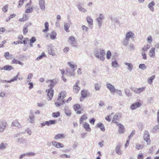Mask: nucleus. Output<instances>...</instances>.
Masks as SVG:
<instances>
[{"instance_id": "423d86ee", "label": "nucleus", "mask_w": 159, "mask_h": 159, "mask_svg": "<svg viewBox=\"0 0 159 159\" xmlns=\"http://www.w3.org/2000/svg\"><path fill=\"white\" fill-rule=\"evenodd\" d=\"M80 81L79 80L77 81L73 87V92L76 93H78L80 89V87L78 86V85L79 84Z\"/></svg>"}, {"instance_id": "c03bdc74", "label": "nucleus", "mask_w": 159, "mask_h": 159, "mask_svg": "<svg viewBox=\"0 0 159 159\" xmlns=\"http://www.w3.org/2000/svg\"><path fill=\"white\" fill-rule=\"evenodd\" d=\"M139 69H141L142 70H145L147 68L146 65L144 64H140L139 65Z\"/></svg>"}, {"instance_id": "b1692460", "label": "nucleus", "mask_w": 159, "mask_h": 159, "mask_svg": "<svg viewBox=\"0 0 159 159\" xmlns=\"http://www.w3.org/2000/svg\"><path fill=\"white\" fill-rule=\"evenodd\" d=\"M3 69L5 70L10 71L13 70L14 68L10 65H7L4 66L3 68Z\"/></svg>"}, {"instance_id": "ddd939ff", "label": "nucleus", "mask_w": 159, "mask_h": 159, "mask_svg": "<svg viewBox=\"0 0 159 159\" xmlns=\"http://www.w3.org/2000/svg\"><path fill=\"white\" fill-rule=\"evenodd\" d=\"M64 112L66 115L68 116H70L71 115L70 110L67 106H65L64 108Z\"/></svg>"}, {"instance_id": "7c9ffc66", "label": "nucleus", "mask_w": 159, "mask_h": 159, "mask_svg": "<svg viewBox=\"0 0 159 159\" xmlns=\"http://www.w3.org/2000/svg\"><path fill=\"white\" fill-rule=\"evenodd\" d=\"M97 126V127L99 128L102 131H104L105 130L104 126L102 123H99Z\"/></svg>"}, {"instance_id": "4c0bfd02", "label": "nucleus", "mask_w": 159, "mask_h": 159, "mask_svg": "<svg viewBox=\"0 0 159 159\" xmlns=\"http://www.w3.org/2000/svg\"><path fill=\"white\" fill-rule=\"evenodd\" d=\"M87 119V117L85 115H83L80 118V122L81 124L84 120H85Z\"/></svg>"}, {"instance_id": "f257e3e1", "label": "nucleus", "mask_w": 159, "mask_h": 159, "mask_svg": "<svg viewBox=\"0 0 159 159\" xmlns=\"http://www.w3.org/2000/svg\"><path fill=\"white\" fill-rule=\"evenodd\" d=\"M134 34L130 31L127 32L125 35V38L122 42L123 45L125 46H127L129 43V39H134Z\"/></svg>"}, {"instance_id": "6e6d98bb", "label": "nucleus", "mask_w": 159, "mask_h": 159, "mask_svg": "<svg viewBox=\"0 0 159 159\" xmlns=\"http://www.w3.org/2000/svg\"><path fill=\"white\" fill-rule=\"evenodd\" d=\"M125 93L126 95L128 97H129L130 95V91L129 90L126 89L125 90Z\"/></svg>"}, {"instance_id": "c85d7f7f", "label": "nucleus", "mask_w": 159, "mask_h": 159, "mask_svg": "<svg viewBox=\"0 0 159 159\" xmlns=\"http://www.w3.org/2000/svg\"><path fill=\"white\" fill-rule=\"evenodd\" d=\"M68 65L69 66L73 71H75V69L77 67L76 65H73L70 62L68 63Z\"/></svg>"}, {"instance_id": "e2e57ef3", "label": "nucleus", "mask_w": 159, "mask_h": 159, "mask_svg": "<svg viewBox=\"0 0 159 159\" xmlns=\"http://www.w3.org/2000/svg\"><path fill=\"white\" fill-rule=\"evenodd\" d=\"M24 2L23 0H20L19 4L18 5V7H20L22 6Z\"/></svg>"}, {"instance_id": "ea45409f", "label": "nucleus", "mask_w": 159, "mask_h": 159, "mask_svg": "<svg viewBox=\"0 0 159 159\" xmlns=\"http://www.w3.org/2000/svg\"><path fill=\"white\" fill-rule=\"evenodd\" d=\"M155 78V76L153 75L148 79V82L149 84H151L153 80Z\"/></svg>"}, {"instance_id": "7ed1b4c3", "label": "nucleus", "mask_w": 159, "mask_h": 159, "mask_svg": "<svg viewBox=\"0 0 159 159\" xmlns=\"http://www.w3.org/2000/svg\"><path fill=\"white\" fill-rule=\"evenodd\" d=\"M94 54L95 57L98 58H100L101 60L103 61L104 60V56L105 55L104 50L101 49H95L94 51Z\"/></svg>"}, {"instance_id": "bb28decb", "label": "nucleus", "mask_w": 159, "mask_h": 159, "mask_svg": "<svg viewBox=\"0 0 159 159\" xmlns=\"http://www.w3.org/2000/svg\"><path fill=\"white\" fill-rule=\"evenodd\" d=\"M119 127L118 133L119 134H123L125 132V129L123 125H120Z\"/></svg>"}, {"instance_id": "f03ea898", "label": "nucleus", "mask_w": 159, "mask_h": 159, "mask_svg": "<svg viewBox=\"0 0 159 159\" xmlns=\"http://www.w3.org/2000/svg\"><path fill=\"white\" fill-rule=\"evenodd\" d=\"M66 97V96L64 92H60L57 99V101L55 102L56 107H59L65 103L66 101L64 100H63Z\"/></svg>"}, {"instance_id": "8fccbe9b", "label": "nucleus", "mask_w": 159, "mask_h": 159, "mask_svg": "<svg viewBox=\"0 0 159 159\" xmlns=\"http://www.w3.org/2000/svg\"><path fill=\"white\" fill-rule=\"evenodd\" d=\"M45 56V54L44 53H42L41 55L39 56L36 59V60H39L40 59H41L43 57Z\"/></svg>"}, {"instance_id": "e433bc0d", "label": "nucleus", "mask_w": 159, "mask_h": 159, "mask_svg": "<svg viewBox=\"0 0 159 159\" xmlns=\"http://www.w3.org/2000/svg\"><path fill=\"white\" fill-rule=\"evenodd\" d=\"M17 142L20 143H23L25 141V139L23 138H18L16 139Z\"/></svg>"}, {"instance_id": "bf43d9fd", "label": "nucleus", "mask_w": 159, "mask_h": 159, "mask_svg": "<svg viewBox=\"0 0 159 159\" xmlns=\"http://www.w3.org/2000/svg\"><path fill=\"white\" fill-rule=\"evenodd\" d=\"M100 85L99 84L97 83L95 84V88L96 90H98L100 89Z\"/></svg>"}, {"instance_id": "39448f33", "label": "nucleus", "mask_w": 159, "mask_h": 159, "mask_svg": "<svg viewBox=\"0 0 159 159\" xmlns=\"http://www.w3.org/2000/svg\"><path fill=\"white\" fill-rule=\"evenodd\" d=\"M57 79H54L52 80H48L46 81V82L50 84L48 85V87H50V88L52 89L57 84Z\"/></svg>"}, {"instance_id": "680f3d73", "label": "nucleus", "mask_w": 159, "mask_h": 159, "mask_svg": "<svg viewBox=\"0 0 159 159\" xmlns=\"http://www.w3.org/2000/svg\"><path fill=\"white\" fill-rule=\"evenodd\" d=\"M10 53L9 52H6L4 54L5 57L7 59H9V56Z\"/></svg>"}, {"instance_id": "4d7b16f0", "label": "nucleus", "mask_w": 159, "mask_h": 159, "mask_svg": "<svg viewBox=\"0 0 159 159\" xmlns=\"http://www.w3.org/2000/svg\"><path fill=\"white\" fill-rule=\"evenodd\" d=\"M80 105L79 104H75L74 105V108L75 111H77L80 108Z\"/></svg>"}, {"instance_id": "58836bf2", "label": "nucleus", "mask_w": 159, "mask_h": 159, "mask_svg": "<svg viewBox=\"0 0 159 159\" xmlns=\"http://www.w3.org/2000/svg\"><path fill=\"white\" fill-rule=\"evenodd\" d=\"M18 78V75H17L16 76L14 77L13 78L9 80H8L7 83H10L12 82L16 81Z\"/></svg>"}, {"instance_id": "dca6fc26", "label": "nucleus", "mask_w": 159, "mask_h": 159, "mask_svg": "<svg viewBox=\"0 0 159 159\" xmlns=\"http://www.w3.org/2000/svg\"><path fill=\"white\" fill-rule=\"evenodd\" d=\"M121 147L120 145H118L116 146L115 148L116 153L119 155H121L123 153L122 151L120 150Z\"/></svg>"}, {"instance_id": "a18cd8bd", "label": "nucleus", "mask_w": 159, "mask_h": 159, "mask_svg": "<svg viewBox=\"0 0 159 159\" xmlns=\"http://www.w3.org/2000/svg\"><path fill=\"white\" fill-rule=\"evenodd\" d=\"M111 64L112 66L114 68H116L119 66V65L116 61H112Z\"/></svg>"}, {"instance_id": "a211bd4d", "label": "nucleus", "mask_w": 159, "mask_h": 159, "mask_svg": "<svg viewBox=\"0 0 159 159\" xmlns=\"http://www.w3.org/2000/svg\"><path fill=\"white\" fill-rule=\"evenodd\" d=\"M77 6L79 10L81 12L86 13L87 12L86 9L85 8L83 7L79 3L77 4Z\"/></svg>"}, {"instance_id": "6ab92c4d", "label": "nucleus", "mask_w": 159, "mask_h": 159, "mask_svg": "<svg viewBox=\"0 0 159 159\" xmlns=\"http://www.w3.org/2000/svg\"><path fill=\"white\" fill-rule=\"evenodd\" d=\"M65 137V136L63 134H59L56 135L54 137V139L56 140L59 139H63Z\"/></svg>"}, {"instance_id": "a878e982", "label": "nucleus", "mask_w": 159, "mask_h": 159, "mask_svg": "<svg viewBox=\"0 0 159 159\" xmlns=\"http://www.w3.org/2000/svg\"><path fill=\"white\" fill-rule=\"evenodd\" d=\"M125 64L128 66L127 69L128 70L131 71L133 70V66L131 63L128 62H125Z\"/></svg>"}, {"instance_id": "13d9d810", "label": "nucleus", "mask_w": 159, "mask_h": 159, "mask_svg": "<svg viewBox=\"0 0 159 159\" xmlns=\"http://www.w3.org/2000/svg\"><path fill=\"white\" fill-rule=\"evenodd\" d=\"M26 156H34L35 155V154L34 152H30L28 153H25Z\"/></svg>"}, {"instance_id": "4468645a", "label": "nucleus", "mask_w": 159, "mask_h": 159, "mask_svg": "<svg viewBox=\"0 0 159 159\" xmlns=\"http://www.w3.org/2000/svg\"><path fill=\"white\" fill-rule=\"evenodd\" d=\"M106 86L107 88L110 90L111 92L115 93V90L116 89L115 88L114 85L108 82H107L106 83Z\"/></svg>"}, {"instance_id": "de8ad7c7", "label": "nucleus", "mask_w": 159, "mask_h": 159, "mask_svg": "<svg viewBox=\"0 0 159 159\" xmlns=\"http://www.w3.org/2000/svg\"><path fill=\"white\" fill-rule=\"evenodd\" d=\"M143 148V145H140L138 144H136V148L137 150H139L140 149H142Z\"/></svg>"}, {"instance_id": "0e129e2a", "label": "nucleus", "mask_w": 159, "mask_h": 159, "mask_svg": "<svg viewBox=\"0 0 159 159\" xmlns=\"http://www.w3.org/2000/svg\"><path fill=\"white\" fill-rule=\"evenodd\" d=\"M64 147V145L63 144L58 142V143L57 145V148H62Z\"/></svg>"}, {"instance_id": "72a5a7b5", "label": "nucleus", "mask_w": 159, "mask_h": 159, "mask_svg": "<svg viewBox=\"0 0 159 159\" xmlns=\"http://www.w3.org/2000/svg\"><path fill=\"white\" fill-rule=\"evenodd\" d=\"M56 33L53 31L51 33L50 38L52 39H55L56 38Z\"/></svg>"}, {"instance_id": "09e8293b", "label": "nucleus", "mask_w": 159, "mask_h": 159, "mask_svg": "<svg viewBox=\"0 0 159 159\" xmlns=\"http://www.w3.org/2000/svg\"><path fill=\"white\" fill-rule=\"evenodd\" d=\"M60 115V112H53L52 114V116L54 118L58 117Z\"/></svg>"}, {"instance_id": "473e14b6", "label": "nucleus", "mask_w": 159, "mask_h": 159, "mask_svg": "<svg viewBox=\"0 0 159 159\" xmlns=\"http://www.w3.org/2000/svg\"><path fill=\"white\" fill-rule=\"evenodd\" d=\"M7 146V143H2L0 144V149L4 150L6 148V147Z\"/></svg>"}, {"instance_id": "603ef678", "label": "nucleus", "mask_w": 159, "mask_h": 159, "mask_svg": "<svg viewBox=\"0 0 159 159\" xmlns=\"http://www.w3.org/2000/svg\"><path fill=\"white\" fill-rule=\"evenodd\" d=\"M113 114V113H111L110 115L109 116H107L106 118L105 119L108 122H110L111 121V120L110 118V117H111V116Z\"/></svg>"}, {"instance_id": "9b49d317", "label": "nucleus", "mask_w": 159, "mask_h": 159, "mask_svg": "<svg viewBox=\"0 0 159 159\" xmlns=\"http://www.w3.org/2000/svg\"><path fill=\"white\" fill-rule=\"evenodd\" d=\"M39 4L40 8L43 11H44L45 8V0H39Z\"/></svg>"}, {"instance_id": "5701e85b", "label": "nucleus", "mask_w": 159, "mask_h": 159, "mask_svg": "<svg viewBox=\"0 0 159 159\" xmlns=\"http://www.w3.org/2000/svg\"><path fill=\"white\" fill-rule=\"evenodd\" d=\"M120 117V116L119 113L116 114L113 117L112 122H115L119 120V119Z\"/></svg>"}, {"instance_id": "052dcab7", "label": "nucleus", "mask_w": 159, "mask_h": 159, "mask_svg": "<svg viewBox=\"0 0 159 159\" xmlns=\"http://www.w3.org/2000/svg\"><path fill=\"white\" fill-rule=\"evenodd\" d=\"M58 143V142L55 141H52V145L56 147L57 148V144Z\"/></svg>"}, {"instance_id": "338daca9", "label": "nucleus", "mask_w": 159, "mask_h": 159, "mask_svg": "<svg viewBox=\"0 0 159 159\" xmlns=\"http://www.w3.org/2000/svg\"><path fill=\"white\" fill-rule=\"evenodd\" d=\"M36 41V39L34 37H32L30 39V43H33Z\"/></svg>"}, {"instance_id": "cd10ccee", "label": "nucleus", "mask_w": 159, "mask_h": 159, "mask_svg": "<svg viewBox=\"0 0 159 159\" xmlns=\"http://www.w3.org/2000/svg\"><path fill=\"white\" fill-rule=\"evenodd\" d=\"M44 26L45 29H43L42 30V32L43 33H46L49 31V24L47 22L44 23Z\"/></svg>"}, {"instance_id": "69168bd1", "label": "nucleus", "mask_w": 159, "mask_h": 159, "mask_svg": "<svg viewBox=\"0 0 159 159\" xmlns=\"http://www.w3.org/2000/svg\"><path fill=\"white\" fill-rule=\"evenodd\" d=\"M8 9V6L5 5L2 8V10L4 12H6Z\"/></svg>"}, {"instance_id": "864d4df0", "label": "nucleus", "mask_w": 159, "mask_h": 159, "mask_svg": "<svg viewBox=\"0 0 159 159\" xmlns=\"http://www.w3.org/2000/svg\"><path fill=\"white\" fill-rule=\"evenodd\" d=\"M67 73L70 76L74 77L75 75V73L74 71H69L68 70H67L66 71Z\"/></svg>"}, {"instance_id": "f3484780", "label": "nucleus", "mask_w": 159, "mask_h": 159, "mask_svg": "<svg viewBox=\"0 0 159 159\" xmlns=\"http://www.w3.org/2000/svg\"><path fill=\"white\" fill-rule=\"evenodd\" d=\"M155 48H153L150 50L149 55L150 57L153 58L155 57Z\"/></svg>"}, {"instance_id": "2f4dec72", "label": "nucleus", "mask_w": 159, "mask_h": 159, "mask_svg": "<svg viewBox=\"0 0 159 159\" xmlns=\"http://www.w3.org/2000/svg\"><path fill=\"white\" fill-rule=\"evenodd\" d=\"M64 25L65 30L67 32H69V27L70 26L69 23H65L64 24Z\"/></svg>"}, {"instance_id": "412c9836", "label": "nucleus", "mask_w": 159, "mask_h": 159, "mask_svg": "<svg viewBox=\"0 0 159 159\" xmlns=\"http://www.w3.org/2000/svg\"><path fill=\"white\" fill-rule=\"evenodd\" d=\"M27 120L31 124L34 123L35 121V117L34 115H30L29 116Z\"/></svg>"}, {"instance_id": "6e6552de", "label": "nucleus", "mask_w": 159, "mask_h": 159, "mask_svg": "<svg viewBox=\"0 0 159 159\" xmlns=\"http://www.w3.org/2000/svg\"><path fill=\"white\" fill-rule=\"evenodd\" d=\"M53 90L52 89H50L46 90V92H47L48 99V100H50L53 97Z\"/></svg>"}, {"instance_id": "37998d69", "label": "nucleus", "mask_w": 159, "mask_h": 159, "mask_svg": "<svg viewBox=\"0 0 159 159\" xmlns=\"http://www.w3.org/2000/svg\"><path fill=\"white\" fill-rule=\"evenodd\" d=\"M96 21L98 23V25L99 27H100L102 25V20L101 19L98 17L96 19Z\"/></svg>"}, {"instance_id": "2eb2a0df", "label": "nucleus", "mask_w": 159, "mask_h": 159, "mask_svg": "<svg viewBox=\"0 0 159 159\" xmlns=\"http://www.w3.org/2000/svg\"><path fill=\"white\" fill-rule=\"evenodd\" d=\"M141 104L139 102H136L133 104L130 107V109L134 110L141 106Z\"/></svg>"}, {"instance_id": "c756f323", "label": "nucleus", "mask_w": 159, "mask_h": 159, "mask_svg": "<svg viewBox=\"0 0 159 159\" xmlns=\"http://www.w3.org/2000/svg\"><path fill=\"white\" fill-rule=\"evenodd\" d=\"M87 20L88 23L89 24V27H91L93 25V19L89 17H88L87 18Z\"/></svg>"}, {"instance_id": "9d476101", "label": "nucleus", "mask_w": 159, "mask_h": 159, "mask_svg": "<svg viewBox=\"0 0 159 159\" xmlns=\"http://www.w3.org/2000/svg\"><path fill=\"white\" fill-rule=\"evenodd\" d=\"M30 2H29L26 6V7H27V8L25 10V12L26 13H30L33 11V7H30L31 5V0H29Z\"/></svg>"}, {"instance_id": "aec40b11", "label": "nucleus", "mask_w": 159, "mask_h": 159, "mask_svg": "<svg viewBox=\"0 0 159 159\" xmlns=\"http://www.w3.org/2000/svg\"><path fill=\"white\" fill-rule=\"evenodd\" d=\"M83 127L87 131L90 132L91 131L89 125L88 123L85 122L83 125Z\"/></svg>"}, {"instance_id": "c9c22d12", "label": "nucleus", "mask_w": 159, "mask_h": 159, "mask_svg": "<svg viewBox=\"0 0 159 159\" xmlns=\"http://www.w3.org/2000/svg\"><path fill=\"white\" fill-rule=\"evenodd\" d=\"M48 52L49 54L52 55L53 56H54L55 55V50H53L51 48H50L48 49Z\"/></svg>"}, {"instance_id": "f8f14e48", "label": "nucleus", "mask_w": 159, "mask_h": 159, "mask_svg": "<svg viewBox=\"0 0 159 159\" xmlns=\"http://www.w3.org/2000/svg\"><path fill=\"white\" fill-rule=\"evenodd\" d=\"M131 89L134 91V92L137 93H140L144 91L145 89V88L144 87H142L141 88H139L138 89L135 88L134 89L133 88H131Z\"/></svg>"}, {"instance_id": "1a4fd4ad", "label": "nucleus", "mask_w": 159, "mask_h": 159, "mask_svg": "<svg viewBox=\"0 0 159 159\" xmlns=\"http://www.w3.org/2000/svg\"><path fill=\"white\" fill-rule=\"evenodd\" d=\"M70 41V44L73 47H76V44H77V41L75 39V38L73 36H71L69 38Z\"/></svg>"}, {"instance_id": "774afa93", "label": "nucleus", "mask_w": 159, "mask_h": 159, "mask_svg": "<svg viewBox=\"0 0 159 159\" xmlns=\"http://www.w3.org/2000/svg\"><path fill=\"white\" fill-rule=\"evenodd\" d=\"M153 129L155 131H159V125H156L153 128Z\"/></svg>"}, {"instance_id": "f704fd0d", "label": "nucleus", "mask_w": 159, "mask_h": 159, "mask_svg": "<svg viewBox=\"0 0 159 159\" xmlns=\"http://www.w3.org/2000/svg\"><path fill=\"white\" fill-rule=\"evenodd\" d=\"M33 76V75L32 73H29L28 74L26 79V83L30 82L31 79Z\"/></svg>"}, {"instance_id": "4be33fe9", "label": "nucleus", "mask_w": 159, "mask_h": 159, "mask_svg": "<svg viewBox=\"0 0 159 159\" xmlns=\"http://www.w3.org/2000/svg\"><path fill=\"white\" fill-rule=\"evenodd\" d=\"M11 125L13 126H16L17 127H21V125L19 123L18 121L17 120H15L12 122Z\"/></svg>"}, {"instance_id": "20e7f679", "label": "nucleus", "mask_w": 159, "mask_h": 159, "mask_svg": "<svg viewBox=\"0 0 159 159\" xmlns=\"http://www.w3.org/2000/svg\"><path fill=\"white\" fill-rule=\"evenodd\" d=\"M144 140L146 142L147 145H149L150 143V136L148 132L147 131H144L143 135Z\"/></svg>"}, {"instance_id": "5fc2aeb1", "label": "nucleus", "mask_w": 159, "mask_h": 159, "mask_svg": "<svg viewBox=\"0 0 159 159\" xmlns=\"http://www.w3.org/2000/svg\"><path fill=\"white\" fill-rule=\"evenodd\" d=\"M106 55L107 57V59L109 60L111 58V53L110 51H107Z\"/></svg>"}, {"instance_id": "393cba45", "label": "nucleus", "mask_w": 159, "mask_h": 159, "mask_svg": "<svg viewBox=\"0 0 159 159\" xmlns=\"http://www.w3.org/2000/svg\"><path fill=\"white\" fill-rule=\"evenodd\" d=\"M155 3L153 2H150L148 5V7L152 12L154 11L153 6L155 5Z\"/></svg>"}, {"instance_id": "a19ab883", "label": "nucleus", "mask_w": 159, "mask_h": 159, "mask_svg": "<svg viewBox=\"0 0 159 159\" xmlns=\"http://www.w3.org/2000/svg\"><path fill=\"white\" fill-rule=\"evenodd\" d=\"M81 95L82 97L83 98H84L87 96V92L84 90H83L81 92Z\"/></svg>"}, {"instance_id": "0eeeda50", "label": "nucleus", "mask_w": 159, "mask_h": 159, "mask_svg": "<svg viewBox=\"0 0 159 159\" xmlns=\"http://www.w3.org/2000/svg\"><path fill=\"white\" fill-rule=\"evenodd\" d=\"M7 125V123L5 120H2L0 121V132H2L4 131Z\"/></svg>"}, {"instance_id": "49530a36", "label": "nucleus", "mask_w": 159, "mask_h": 159, "mask_svg": "<svg viewBox=\"0 0 159 159\" xmlns=\"http://www.w3.org/2000/svg\"><path fill=\"white\" fill-rule=\"evenodd\" d=\"M112 22H115L116 23H119V20L116 17H113L111 16L110 18Z\"/></svg>"}, {"instance_id": "79ce46f5", "label": "nucleus", "mask_w": 159, "mask_h": 159, "mask_svg": "<svg viewBox=\"0 0 159 159\" xmlns=\"http://www.w3.org/2000/svg\"><path fill=\"white\" fill-rule=\"evenodd\" d=\"M150 48V45H145L142 48V51L143 52H146Z\"/></svg>"}, {"instance_id": "3c124183", "label": "nucleus", "mask_w": 159, "mask_h": 159, "mask_svg": "<svg viewBox=\"0 0 159 159\" xmlns=\"http://www.w3.org/2000/svg\"><path fill=\"white\" fill-rule=\"evenodd\" d=\"M115 92L120 96H122V91L120 90L116 89L115 90Z\"/></svg>"}]
</instances>
